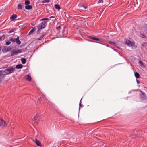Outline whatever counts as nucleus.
Listing matches in <instances>:
<instances>
[{
	"label": "nucleus",
	"mask_w": 147,
	"mask_h": 147,
	"mask_svg": "<svg viewBox=\"0 0 147 147\" xmlns=\"http://www.w3.org/2000/svg\"><path fill=\"white\" fill-rule=\"evenodd\" d=\"M125 44L126 45L131 47L133 48H136L137 46L135 45L134 43L126 39L125 40Z\"/></svg>",
	"instance_id": "obj_1"
},
{
	"label": "nucleus",
	"mask_w": 147,
	"mask_h": 147,
	"mask_svg": "<svg viewBox=\"0 0 147 147\" xmlns=\"http://www.w3.org/2000/svg\"><path fill=\"white\" fill-rule=\"evenodd\" d=\"M15 67H10L5 70L4 72L7 74H9L13 73L15 70Z\"/></svg>",
	"instance_id": "obj_2"
},
{
	"label": "nucleus",
	"mask_w": 147,
	"mask_h": 147,
	"mask_svg": "<svg viewBox=\"0 0 147 147\" xmlns=\"http://www.w3.org/2000/svg\"><path fill=\"white\" fill-rule=\"evenodd\" d=\"M47 22H43L41 24H40L38 26H37L38 28V31H39L40 29L44 28L47 26Z\"/></svg>",
	"instance_id": "obj_3"
},
{
	"label": "nucleus",
	"mask_w": 147,
	"mask_h": 147,
	"mask_svg": "<svg viewBox=\"0 0 147 147\" xmlns=\"http://www.w3.org/2000/svg\"><path fill=\"white\" fill-rule=\"evenodd\" d=\"M140 98L142 100H144L146 98L145 93L142 91L140 90Z\"/></svg>",
	"instance_id": "obj_4"
},
{
	"label": "nucleus",
	"mask_w": 147,
	"mask_h": 147,
	"mask_svg": "<svg viewBox=\"0 0 147 147\" xmlns=\"http://www.w3.org/2000/svg\"><path fill=\"white\" fill-rule=\"evenodd\" d=\"M40 116V114H37L33 119V120L37 124H38V121L39 119V117Z\"/></svg>",
	"instance_id": "obj_5"
},
{
	"label": "nucleus",
	"mask_w": 147,
	"mask_h": 147,
	"mask_svg": "<svg viewBox=\"0 0 147 147\" xmlns=\"http://www.w3.org/2000/svg\"><path fill=\"white\" fill-rule=\"evenodd\" d=\"M7 125L5 121L1 119H0V127H3Z\"/></svg>",
	"instance_id": "obj_6"
},
{
	"label": "nucleus",
	"mask_w": 147,
	"mask_h": 147,
	"mask_svg": "<svg viewBox=\"0 0 147 147\" xmlns=\"http://www.w3.org/2000/svg\"><path fill=\"white\" fill-rule=\"evenodd\" d=\"M22 51L21 50H18L16 51H13L11 54V56H14L16 54L21 53Z\"/></svg>",
	"instance_id": "obj_7"
},
{
	"label": "nucleus",
	"mask_w": 147,
	"mask_h": 147,
	"mask_svg": "<svg viewBox=\"0 0 147 147\" xmlns=\"http://www.w3.org/2000/svg\"><path fill=\"white\" fill-rule=\"evenodd\" d=\"M32 141L35 143L37 146H41V143L38 140L36 139L34 141V140H32Z\"/></svg>",
	"instance_id": "obj_8"
},
{
	"label": "nucleus",
	"mask_w": 147,
	"mask_h": 147,
	"mask_svg": "<svg viewBox=\"0 0 147 147\" xmlns=\"http://www.w3.org/2000/svg\"><path fill=\"white\" fill-rule=\"evenodd\" d=\"M9 49L7 47H4L2 49L3 52H6L9 51Z\"/></svg>",
	"instance_id": "obj_9"
},
{
	"label": "nucleus",
	"mask_w": 147,
	"mask_h": 147,
	"mask_svg": "<svg viewBox=\"0 0 147 147\" xmlns=\"http://www.w3.org/2000/svg\"><path fill=\"white\" fill-rule=\"evenodd\" d=\"M15 41L16 42V43L18 45H20L21 44V42L19 40V37H18L17 38L15 39Z\"/></svg>",
	"instance_id": "obj_10"
},
{
	"label": "nucleus",
	"mask_w": 147,
	"mask_h": 147,
	"mask_svg": "<svg viewBox=\"0 0 147 147\" xmlns=\"http://www.w3.org/2000/svg\"><path fill=\"white\" fill-rule=\"evenodd\" d=\"M25 8L28 10L32 8V6L30 5H27L25 7Z\"/></svg>",
	"instance_id": "obj_11"
},
{
	"label": "nucleus",
	"mask_w": 147,
	"mask_h": 147,
	"mask_svg": "<svg viewBox=\"0 0 147 147\" xmlns=\"http://www.w3.org/2000/svg\"><path fill=\"white\" fill-rule=\"evenodd\" d=\"M35 29L34 28H33L29 32L28 35H30L32 34V33L35 31Z\"/></svg>",
	"instance_id": "obj_12"
},
{
	"label": "nucleus",
	"mask_w": 147,
	"mask_h": 147,
	"mask_svg": "<svg viewBox=\"0 0 147 147\" xmlns=\"http://www.w3.org/2000/svg\"><path fill=\"white\" fill-rule=\"evenodd\" d=\"M23 65L22 64H18L16 65V67L17 69H21Z\"/></svg>",
	"instance_id": "obj_13"
},
{
	"label": "nucleus",
	"mask_w": 147,
	"mask_h": 147,
	"mask_svg": "<svg viewBox=\"0 0 147 147\" xmlns=\"http://www.w3.org/2000/svg\"><path fill=\"white\" fill-rule=\"evenodd\" d=\"M55 7L59 10H60L61 9L60 6L58 4L55 5Z\"/></svg>",
	"instance_id": "obj_14"
},
{
	"label": "nucleus",
	"mask_w": 147,
	"mask_h": 147,
	"mask_svg": "<svg viewBox=\"0 0 147 147\" xmlns=\"http://www.w3.org/2000/svg\"><path fill=\"white\" fill-rule=\"evenodd\" d=\"M17 17V16L16 14L13 15L10 17V19L12 20H13L16 18Z\"/></svg>",
	"instance_id": "obj_15"
},
{
	"label": "nucleus",
	"mask_w": 147,
	"mask_h": 147,
	"mask_svg": "<svg viewBox=\"0 0 147 147\" xmlns=\"http://www.w3.org/2000/svg\"><path fill=\"white\" fill-rule=\"evenodd\" d=\"M90 38L92 39L93 40H96V41H100V39L96 38L95 37H92V36H90L89 37Z\"/></svg>",
	"instance_id": "obj_16"
},
{
	"label": "nucleus",
	"mask_w": 147,
	"mask_h": 147,
	"mask_svg": "<svg viewBox=\"0 0 147 147\" xmlns=\"http://www.w3.org/2000/svg\"><path fill=\"white\" fill-rule=\"evenodd\" d=\"M139 36L142 38H145L146 37V36L144 34H142L140 33L139 35Z\"/></svg>",
	"instance_id": "obj_17"
},
{
	"label": "nucleus",
	"mask_w": 147,
	"mask_h": 147,
	"mask_svg": "<svg viewBox=\"0 0 147 147\" xmlns=\"http://www.w3.org/2000/svg\"><path fill=\"white\" fill-rule=\"evenodd\" d=\"M78 6L79 7L81 8H83L85 9H86V6H85L83 5H82V4H79Z\"/></svg>",
	"instance_id": "obj_18"
},
{
	"label": "nucleus",
	"mask_w": 147,
	"mask_h": 147,
	"mask_svg": "<svg viewBox=\"0 0 147 147\" xmlns=\"http://www.w3.org/2000/svg\"><path fill=\"white\" fill-rule=\"evenodd\" d=\"M135 76L137 78H139L140 75L137 72H136L134 74Z\"/></svg>",
	"instance_id": "obj_19"
},
{
	"label": "nucleus",
	"mask_w": 147,
	"mask_h": 147,
	"mask_svg": "<svg viewBox=\"0 0 147 147\" xmlns=\"http://www.w3.org/2000/svg\"><path fill=\"white\" fill-rule=\"evenodd\" d=\"M30 4V1L29 0H25V4L26 5H28Z\"/></svg>",
	"instance_id": "obj_20"
},
{
	"label": "nucleus",
	"mask_w": 147,
	"mask_h": 147,
	"mask_svg": "<svg viewBox=\"0 0 147 147\" xmlns=\"http://www.w3.org/2000/svg\"><path fill=\"white\" fill-rule=\"evenodd\" d=\"M22 62L23 64H24L26 62V60L25 58H22L21 59Z\"/></svg>",
	"instance_id": "obj_21"
},
{
	"label": "nucleus",
	"mask_w": 147,
	"mask_h": 147,
	"mask_svg": "<svg viewBox=\"0 0 147 147\" xmlns=\"http://www.w3.org/2000/svg\"><path fill=\"white\" fill-rule=\"evenodd\" d=\"M26 79L28 81H30L31 80V78L30 76L29 75H26Z\"/></svg>",
	"instance_id": "obj_22"
},
{
	"label": "nucleus",
	"mask_w": 147,
	"mask_h": 147,
	"mask_svg": "<svg viewBox=\"0 0 147 147\" xmlns=\"http://www.w3.org/2000/svg\"><path fill=\"white\" fill-rule=\"evenodd\" d=\"M139 63L140 64V65H141V67H145V66H144V63L141 61H139Z\"/></svg>",
	"instance_id": "obj_23"
},
{
	"label": "nucleus",
	"mask_w": 147,
	"mask_h": 147,
	"mask_svg": "<svg viewBox=\"0 0 147 147\" xmlns=\"http://www.w3.org/2000/svg\"><path fill=\"white\" fill-rule=\"evenodd\" d=\"M50 2V0H43L42 2V3H48Z\"/></svg>",
	"instance_id": "obj_24"
},
{
	"label": "nucleus",
	"mask_w": 147,
	"mask_h": 147,
	"mask_svg": "<svg viewBox=\"0 0 147 147\" xmlns=\"http://www.w3.org/2000/svg\"><path fill=\"white\" fill-rule=\"evenodd\" d=\"M45 35L44 34L42 35L38 39V40H41L44 36Z\"/></svg>",
	"instance_id": "obj_25"
},
{
	"label": "nucleus",
	"mask_w": 147,
	"mask_h": 147,
	"mask_svg": "<svg viewBox=\"0 0 147 147\" xmlns=\"http://www.w3.org/2000/svg\"><path fill=\"white\" fill-rule=\"evenodd\" d=\"M9 40L12 42H14L15 40V39L14 38H13L11 37H10L9 38Z\"/></svg>",
	"instance_id": "obj_26"
},
{
	"label": "nucleus",
	"mask_w": 147,
	"mask_h": 147,
	"mask_svg": "<svg viewBox=\"0 0 147 147\" xmlns=\"http://www.w3.org/2000/svg\"><path fill=\"white\" fill-rule=\"evenodd\" d=\"M18 7L19 9H22V6L21 4H19L18 5Z\"/></svg>",
	"instance_id": "obj_27"
},
{
	"label": "nucleus",
	"mask_w": 147,
	"mask_h": 147,
	"mask_svg": "<svg viewBox=\"0 0 147 147\" xmlns=\"http://www.w3.org/2000/svg\"><path fill=\"white\" fill-rule=\"evenodd\" d=\"M11 42L8 41H7L6 42L5 45H9L10 44Z\"/></svg>",
	"instance_id": "obj_28"
},
{
	"label": "nucleus",
	"mask_w": 147,
	"mask_h": 147,
	"mask_svg": "<svg viewBox=\"0 0 147 147\" xmlns=\"http://www.w3.org/2000/svg\"><path fill=\"white\" fill-rule=\"evenodd\" d=\"M109 43L110 44H112L113 45H115V42H111V41H109Z\"/></svg>",
	"instance_id": "obj_29"
},
{
	"label": "nucleus",
	"mask_w": 147,
	"mask_h": 147,
	"mask_svg": "<svg viewBox=\"0 0 147 147\" xmlns=\"http://www.w3.org/2000/svg\"><path fill=\"white\" fill-rule=\"evenodd\" d=\"M49 19L48 18H45L43 19H42L41 20L43 21V20H47Z\"/></svg>",
	"instance_id": "obj_30"
},
{
	"label": "nucleus",
	"mask_w": 147,
	"mask_h": 147,
	"mask_svg": "<svg viewBox=\"0 0 147 147\" xmlns=\"http://www.w3.org/2000/svg\"><path fill=\"white\" fill-rule=\"evenodd\" d=\"M14 31H15V30L14 29H12L9 32V33H11L12 32H14Z\"/></svg>",
	"instance_id": "obj_31"
},
{
	"label": "nucleus",
	"mask_w": 147,
	"mask_h": 147,
	"mask_svg": "<svg viewBox=\"0 0 147 147\" xmlns=\"http://www.w3.org/2000/svg\"><path fill=\"white\" fill-rule=\"evenodd\" d=\"M61 28L60 26H59L56 28V29L57 30H59L60 29H61Z\"/></svg>",
	"instance_id": "obj_32"
},
{
	"label": "nucleus",
	"mask_w": 147,
	"mask_h": 147,
	"mask_svg": "<svg viewBox=\"0 0 147 147\" xmlns=\"http://www.w3.org/2000/svg\"><path fill=\"white\" fill-rule=\"evenodd\" d=\"M3 80L2 75H0V82L2 81Z\"/></svg>",
	"instance_id": "obj_33"
},
{
	"label": "nucleus",
	"mask_w": 147,
	"mask_h": 147,
	"mask_svg": "<svg viewBox=\"0 0 147 147\" xmlns=\"http://www.w3.org/2000/svg\"><path fill=\"white\" fill-rule=\"evenodd\" d=\"M103 2V0H99L98 2V3H102Z\"/></svg>",
	"instance_id": "obj_34"
},
{
	"label": "nucleus",
	"mask_w": 147,
	"mask_h": 147,
	"mask_svg": "<svg viewBox=\"0 0 147 147\" xmlns=\"http://www.w3.org/2000/svg\"><path fill=\"white\" fill-rule=\"evenodd\" d=\"M2 72L1 71H0V75H2Z\"/></svg>",
	"instance_id": "obj_35"
},
{
	"label": "nucleus",
	"mask_w": 147,
	"mask_h": 147,
	"mask_svg": "<svg viewBox=\"0 0 147 147\" xmlns=\"http://www.w3.org/2000/svg\"><path fill=\"white\" fill-rule=\"evenodd\" d=\"M40 98H39L38 99V102H40Z\"/></svg>",
	"instance_id": "obj_36"
},
{
	"label": "nucleus",
	"mask_w": 147,
	"mask_h": 147,
	"mask_svg": "<svg viewBox=\"0 0 147 147\" xmlns=\"http://www.w3.org/2000/svg\"><path fill=\"white\" fill-rule=\"evenodd\" d=\"M144 27L147 28V24H145V25Z\"/></svg>",
	"instance_id": "obj_37"
},
{
	"label": "nucleus",
	"mask_w": 147,
	"mask_h": 147,
	"mask_svg": "<svg viewBox=\"0 0 147 147\" xmlns=\"http://www.w3.org/2000/svg\"><path fill=\"white\" fill-rule=\"evenodd\" d=\"M50 18H54V17L53 16H51L50 17Z\"/></svg>",
	"instance_id": "obj_38"
},
{
	"label": "nucleus",
	"mask_w": 147,
	"mask_h": 147,
	"mask_svg": "<svg viewBox=\"0 0 147 147\" xmlns=\"http://www.w3.org/2000/svg\"><path fill=\"white\" fill-rule=\"evenodd\" d=\"M2 38L0 36V41L2 40Z\"/></svg>",
	"instance_id": "obj_39"
},
{
	"label": "nucleus",
	"mask_w": 147,
	"mask_h": 147,
	"mask_svg": "<svg viewBox=\"0 0 147 147\" xmlns=\"http://www.w3.org/2000/svg\"><path fill=\"white\" fill-rule=\"evenodd\" d=\"M79 105H80V106L81 105V104L80 103Z\"/></svg>",
	"instance_id": "obj_40"
},
{
	"label": "nucleus",
	"mask_w": 147,
	"mask_h": 147,
	"mask_svg": "<svg viewBox=\"0 0 147 147\" xmlns=\"http://www.w3.org/2000/svg\"><path fill=\"white\" fill-rule=\"evenodd\" d=\"M82 99V98H81V100H80V101H81Z\"/></svg>",
	"instance_id": "obj_41"
},
{
	"label": "nucleus",
	"mask_w": 147,
	"mask_h": 147,
	"mask_svg": "<svg viewBox=\"0 0 147 147\" xmlns=\"http://www.w3.org/2000/svg\"><path fill=\"white\" fill-rule=\"evenodd\" d=\"M82 99V98H81V100H80V101H81Z\"/></svg>",
	"instance_id": "obj_42"
},
{
	"label": "nucleus",
	"mask_w": 147,
	"mask_h": 147,
	"mask_svg": "<svg viewBox=\"0 0 147 147\" xmlns=\"http://www.w3.org/2000/svg\"><path fill=\"white\" fill-rule=\"evenodd\" d=\"M82 99V98H81V100H80V101H81Z\"/></svg>",
	"instance_id": "obj_43"
},
{
	"label": "nucleus",
	"mask_w": 147,
	"mask_h": 147,
	"mask_svg": "<svg viewBox=\"0 0 147 147\" xmlns=\"http://www.w3.org/2000/svg\"><path fill=\"white\" fill-rule=\"evenodd\" d=\"M82 99V98H81V100H80V101H81Z\"/></svg>",
	"instance_id": "obj_44"
},
{
	"label": "nucleus",
	"mask_w": 147,
	"mask_h": 147,
	"mask_svg": "<svg viewBox=\"0 0 147 147\" xmlns=\"http://www.w3.org/2000/svg\"><path fill=\"white\" fill-rule=\"evenodd\" d=\"M139 82H138V83H139Z\"/></svg>",
	"instance_id": "obj_45"
},
{
	"label": "nucleus",
	"mask_w": 147,
	"mask_h": 147,
	"mask_svg": "<svg viewBox=\"0 0 147 147\" xmlns=\"http://www.w3.org/2000/svg\"><path fill=\"white\" fill-rule=\"evenodd\" d=\"M139 82H138V83H139Z\"/></svg>",
	"instance_id": "obj_46"
}]
</instances>
